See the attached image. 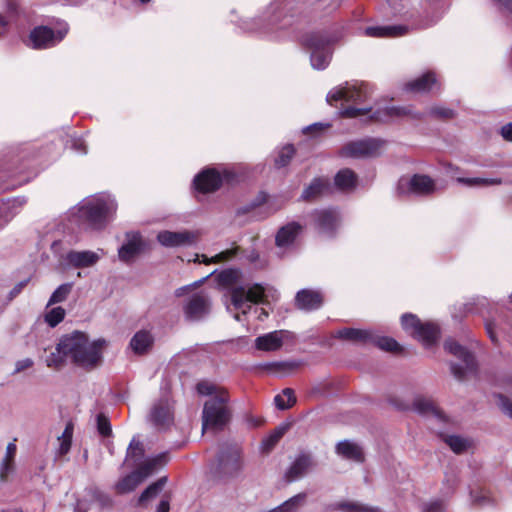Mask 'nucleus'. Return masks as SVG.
Instances as JSON below:
<instances>
[{
	"label": "nucleus",
	"mask_w": 512,
	"mask_h": 512,
	"mask_svg": "<svg viewBox=\"0 0 512 512\" xmlns=\"http://www.w3.org/2000/svg\"><path fill=\"white\" fill-rule=\"evenodd\" d=\"M117 210V203L110 196H101L79 205L75 216L79 223L94 229L102 228Z\"/></svg>",
	"instance_id": "7ed1b4c3"
},
{
	"label": "nucleus",
	"mask_w": 512,
	"mask_h": 512,
	"mask_svg": "<svg viewBox=\"0 0 512 512\" xmlns=\"http://www.w3.org/2000/svg\"><path fill=\"white\" fill-rule=\"evenodd\" d=\"M127 242L124 243L118 250L119 259L123 262L132 261L144 249V242L140 234L127 233Z\"/></svg>",
	"instance_id": "6ab92c4d"
},
{
	"label": "nucleus",
	"mask_w": 512,
	"mask_h": 512,
	"mask_svg": "<svg viewBox=\"0 0 512 512\" xmlns=\"http://www.w3.org/2000/svg\"><path fill=\"white\" fill-rule=\"evenodd\" d=\"M370 111H371L370 107H367V108H356L354 106H350V107H347V108L343 109L340 112V114L343 117L355 118V117L364 115V114H366V113H368Z\"/></svg>",
	"instance_id": "5fc2aeb1"
},
{
	"label": "nucleus",
	"mask_w": 512,
	"mask_h": 512,
	"mask_svg": "<svg viewBox=\"0 0 512 512\" xmlns=\"http://www.w3.org/2000/svg\"><path fill=\"white\" fill-rule=\"evenodd\" d=\"M295 153L294 147L292 145H287L281 149L278 157L275 159V165L278 168L285 167L289 164Z\"/></svg>",
	"instance_id": "de8ad7c7"
},
{
	"label": "nucleus",
	"mask_w": 512,
	"mask_h": 512,
	"mask_svg": "<svg viewBox=\"0 0 512 512\" xmlns=\"http://www.w3.org/2000/svg\"><path fill=\"white\" fill-rule=\"evenodd\" d=\"M401 324L405 331L420 340L425 346L433 345L439 337L437 325L427 322L422 323L414 314H404Z\"/></svg>",
	"instance_id": "423d86ee"
},
{
	"label": "nucleus",
	"mask_w": 512,
	"mask_h": 512,
	"mask_svg": "<svg viewBox=\"0 0 512 512\" xmlns=\"http://www.w3.org/2000/svg\"><path fill=\"white\" fill-rule=\"evenodd\" d=\"M153 344V337L150 332L141 330L138 331L130 341V347L136 354L146 353Z\"/></svg>",
	"instance_id": "c85d7f7f"
},
{
	"label": "nucleus",
	"mask_w": 512,
	"mask_h": 512,
	"mask_svg": "<svg viewBox=\"0 0 512 512\" xmlns=\"http://www.w3.org/2000/svg\"><path fill=\"white\" fill-rule=\"evenodd\" d=\"M287 430V427L282 426L277 428L267 439L263 441V445L267 450L272 449L279 440L283 437Z\"/></svg>",
	"instance_id": "3c124183"
},
{
	"label": "nucleus",
	"mask_w": 512,
	"mask_h": 512,
	"mask_svg": "<svg viewBox=\"0 0 512 512\" xmlns=\"http://www.w3.org/2000/svg\"><path fill=\"white\" fill-rule=\"evenodd\" d=\"M168 462V454L160 453L155 457L146 459L143 463L139 465L136 469L137 473H139L140 477L144 481L146 478L154 474L160 468H162Z\"/></svg>",
	"instance_id": "5701e85b"
},
{
	"label": "nucleus",
	"mask_w": 512,
	"mask_h": 512,
	"mask_svg": "<svg viewBox=\"0 0 512 512\" xmlns=\"http://www.w3.org/2000/svg\"><path fill=\"white\" fill-rule=\"evenodd\" d=\"M356 181V174L350 169L340 170L334 178L336 187L341 190L353 189L356 186Z\"/></svg>",
	"instance_id": "7c9ffc66"
},
{
	"label": "nucleus",
	"mask_w": 512,
	"mask_h": 512,
	"mask_svg": "<svg viewBox=\"0 0 512 512\" xmlns=\"http://www.w3.org/2000/svg\"><path fill=\"white\" fill-rule=\"evenodd\" d=\"M312 465L313 462L309 455H299L286 473L287 480L291 482L303 477Z\"/></svg>",
	"instance_id": "b1692460"
},
{
	"label": "nucleus",
	"mask_w": 512,
	"mask_h": 512,
	"mask_svg": "<svg viewBox=\"0 0 512 512\" xmlns=\"http://www.w3.org/2000/svg\"><path fill=\"white\" fill-rule=\"evenodd\" d=\"M501 135L505 140L512 141V123H508L501 128Z\"/></svg>",
	"instance_id": "338daca9"
},
{
	"label": "nucleus",
	"mask_w": 512,
	"mask_h": 512,
	"mask_svg": "<svg viewBox=\"0 0 512 512\" xmlns=\"http://www.w3.org/2000/svg\"><path fill=\"white\" fill-rule=\"evenodd\" d=\"M144 456V447L140 441L133 438L127 449V458H134L135 461L140 460Z\"/></svg>",
	"instance_id": "8fccbe9b"
},
{
	"label": "nucleus",
	"mask_w": 512,
	"mask_h": 512,
	"mask_svg": "<svg viewBox=\"0 0 512 512\" xmlns=\"http://www.w3.org/2000/svg\"><path fill=\"white\" fill-rule=\"evenodd\" d=\"M197 392L209 396L202 412V430H221L230 421L231 411L228 406V392L209 381H201L196 386Z\"/></svg>",
	"instance_id": "f03ea898"
},
{
	"label": "nucleus",
	"mask_w": 512,
	"mask_h": 512,
	"mask_svg": "<svg viewBox=\"0 0 512 512\" xmlns=\"http://www.w3.org/2000/svg\"><path fill=\"white\" fill-rule=\"evenodd\" d=\"M170 503L168 499H162L156 509V512H169Z\"/></svg>",
	"instance_id": "774afa93"
},
{
	"label": "nucleus",
	"mask_w": 512,
	"mask_h": 512,
	"mask_svg": "<svg viewBox=\"0 0 512 512\" xmlns=\"http://www.w3.org/2000/svg\"><path fill=\"white\" fill-rule=\"evenodd\" d=\"M444 348L450 354L456 356L462 361L461 365L452 363L451 372L458 380H463L468 372H473L476 368L474 356L463 346L453 339H448L444 343Z\"/></svg>",
	"instance_id": "0eeeda50"
},
{
	"label": "nucleus",
	"mask_w": 512,
	"mask_h": 512,
	"mask_svg": "<svg viewBox=\"0 0 512 512\" xmlns=\"http://www.w3.org/2000/svg\"><path fill=\"white\" fill-rule=\"evenodd\" d=\"M14 471V462L2 460L0 464V482H6Z\"/></svg>",
	"instance_id": "6e6d98bb"
},
{
	"label": "nucleus",
	"mask_w": 512,
	"mask_h": 512,
	"mask_svg": "<svg viewBox=\"0 0 512 512\" xmlns=\"http://www.w3.org/2000/svg\"><path fill=\"white\" fill-rule=\"evenodd\" d=\"M67 29L55 32L47 26L35 27L29 35L30 46L34 49H47L62 41Z\"/></svg>",
	"instance_id": "ddd939ff"
},
{
	"label": "nucleus",
	"mask_w": 512,
	"mask_h": 512,
	"mask_svg": "<svg viewBox=\"0 0 512 512\" xmlns=\"http://www.w3.org/2000/svg\"><path fill=\"white\" fill-rule=\"evenodd\" d=\"M200 238L199 231H168L164 230L158 233L157 240L158 242L168 248H176V247H190L196 245Z\"/></svg>",
	"instance_id": "f8f14e48"
},
{
	"label": "nucleus",
	"mask_w": 512,
	"mask_h": 512,
	"mask_svg": "<svg viewBox=\"0 0 512 512\" xmlns=\"http://www.w3.org/2000/svg\"><path fill=\"white\" fill-rule=\"evenodd\" d=\"M294 335L288 330H276L258 336L255 339V347L261 351H277L286 341H292Z\"/></svg>",
	"instance_id": "f3484780"
},
{
	"label": "nucleus",
	"mask_w": 512,
	"mask_h": 512,
	"mask_svg": "<svg viewBox=\"0 0 512 512\" xmlns=\"http://www.w3.org/2000/svg\"><path fill=\"white\" fill-rule=\"evenodd\" d=\"M296 306L305 311L319 309L323 304V296L319 291L302 289L296 294Z\"/></svg>",
	"instance_id": "412c9836"
},
{
	"label": "nucleus",
	"mask_w": 512,
	"mask_h": 512,
	"mask_svg": "<svg viewBox=\"0 0 512 512\" xmlns=\"http://www.w3.org/2000/svg\"><path fill=\"white\" fill-rule=\"evenodd\" d=\"M242 450L237 444H223L211 468L213 475L221 480L228 481L239 478L244 471Z\"/></svg>",
	"instance_id": "20e7f679"
},
{
	"label": "nucleus",
	"mask_w": 512,
	"mask_h": 512,
	"mask_svg": "<svg viewBox=\"0 0 512 512\" xmlns=\"http://www.w3.org/2000/svg\"><path fill=\"white\" fill-rule=\"evenodd\" d=\"M97 430L104 437L110 436L112 433L110 422L104 414L97 416Z\"/></svg>",
	"instance_id": "603ef678"
},
{
	"label": "nucleus",
	"mask_w": 512,
	"mask_h": 512,
	"mask_svg": "<svg viewBox=\"0 0 512 512\" xmlns=\"http://www.w3.org/2000/svg\"><path fill=\"white\" fill-rule=\"evenodd\" d=\"M236 252H237V249H228V250H225V251H222L218 254H216L215 256L211 257V258H208L206 255H201V262L205 263V264H210V263H219V262H223V261H227L229 259H231L232 257H234L236 255ZM200 261V255L196 254V257L194 259V262H199Z\"/></svg>",
	"instance_id": "37998d69"
},
{
	"label": "nucleus",
	"mask_w": 512,
	"mask_h": 512,
	"mask_svg": "<svg viewBox=\"0 0 512 512\" xmlns=\"http://www.w3.org/2000/svg\"><path fill=\"white\" fill-rule=\"evenodd\" d=\"M408 27L404 25L370 26L365 29L368 37L394 38L407 33Z\"/></svg>",
	"instance_id": "4be33fe9"
},
{
	"label": "nucleus",
	"mask_w": 512,
	"mask_h": 512,
	"mask_svg": "<svg viewBox=\"0 0 512 512\" xmlns=\"http://www.w3.org/2000/svg\"><path fill=\"white\" fill-rule=\"evenodd\" d=\"M34 365V361L31 358H25L18 360L15 363V369L13 371V374H18L20 372H23L29 368H31Z\"/></svg>",
	"instance_id": "bf43d9fd"
},
{
	"label": "nucleus",
	"mask_w": 512,
	"mask_h": 512,
	"mask_svg": "<svg viewBox=\"0 0 512 512\" xmlns=\"http://www.w3.org/2000/svg\"><path fill=\"white\" fill-rule=\"evenodd\" d=\"M210 299L204 293L192 295L183 307L185 318L188 321H198L210 312Z\"/></svg>",
	"instance_id": "2eb2a0df"
},
{
	"label": "nucleus",
	"mask_w": 512,
	"mask_h": 512,
	"mask_svg": "<svg viewBox=\"0 0 512 512\" xmlns=\"http://www.w3.org/2000/svg\"><path fill=\"white\" fill-rule=\"evenodd\" d=\"M274 403L280 410L291 408L296 403L294 390L291 388H285L281 394L275 396Z\"/></svg>",
	"instance_id": "4c0bfd02"
},
{
	"label": "nucleus",
	"mask_w": 512,
	"mask_h": 512,
	"mask_svg": "<svg viewBox=\"0 0 512 512\" xmlns=\"http://www.w3.org/2000/svg\"><path fill=\"white\" fill-rule=\"evenodd\" d=\"M434 180L423 174H415L412 177H402L398 182L400 194H414L428 196L436 191Z\"/></svg>",
	"instance_id": "1a4fd4ad"
},
{
	"label": "nucleus",
	"mask_w": 512,
	"mask_h": 512,
	"mask_svg": "<svg viewBox=\"0 0 512 512\" xmlns=\"http://www.w3.org/2000/svg\"><path fill=\"white\" fill-rule=\"evenodd\" d=\"M497 399V404L501 411L512 419V400H510L504 395H498Z\"/></svg>",
	"instance_id": "4d7b16f0"
},
{
	"label": "nucleus",
	"mask_w": 512,
	"mask_h": 512,
	"mask_svg": "<svg viewBox=\"0 0 512 512\" xmlns=\"http://www.w3.org/2000/svg\"><path fill=\"white\" fill-rule=\"evenodd\" d=\"M143 482L137 471H133L116 484V490L120 494H125L133 491L139 484Z\"/></svg>",
	"instance_id": "72a5a7b5"
},
{
	"label": "nucleus",
	"mask_w": 512,
	"mask_h": 512,
	"mask_svg": "<svg viewBox=\"0 0 512 512\" xmlns=\"http://www.w3.org/2000/svg\"><path fill=\"white\" fill-rule=\"evenodd\" d=\"M338 508L344 512H381L378 507L364 505L358 502H341Z\"/></svg>",
	"instance_id": "c03bdc74"
},
{
	"label": "nucleus",
	"mask_w": 512,
	"mask_h": 512,
	"mask_svg": "<svg viewBox=\"0 0 512 512\" xmlns=\"http://www.w3.org/2000/svg\"><path fill=\"white\" fill-rule=\"evenodd\" d=\"M101 256L90 250H71L65 255L66 263L73 268H89L97 264Z\"/></svg>",
	"instance_id": "a211bd4d"
},
{
	"label": "nucleus",
	"mask_w": 512,
	"mask_h": 512,
	"mask_svg": "<svg viewBox=\"0 0 512 512\" xmlns=\"http://www.w3.org/2000/svg\"><path fill=\"white\" fill-rule=\"evenodd\" d=\"M306 497V493H299L271 509L270 512H296L305 503Z\"/></svg>",
	"instance_id": "f704fd0d"
},
{
	"label": "nucleus",
	"mask_w": 512,
	"mask_h": 512,
	"mask_svg": "<svg viewBox=\"0 0 512 512\" xmlns=\"http://www.w3.org/2000/svg\"><path fill=\"white\" fill-rule=\"evenodd\" d=\"M73 437V424L71 422L67 423L63 433L58 437L59 448L58 454L65 455L69 452L72 444Z\"/></svg>",
	"instance_id": "58836bf2"
},
{
	"label": "nucleus",
	"mask_w": 512,
	"mask_h": 512,
	"mask_svg": "<svg viewBox=\"0 0 512 512\" xmlns=\"http://www.w3.org/2000/svg\"><path fill=\"white\" fill-rule=\"evenodd\" d=\"M501 10L512 14V0H493Z\"/></svg>",
	"instance_id": "69168bd1"
},
{
	"label": "nucleus",
	"mask_w": 512,
	"mask_h": 512,
	"mask_svg": "<svg viewBox=\"0 0 512 512\" xmlns=\"http://www.w3.org/2000/svg\"><path fill=\"white\" fill-rule=\"evenodd\" d=\"M423 512H443L444 504L442 501H432L423 505Z\"/></svg>",
	"instance_id": "052dcab7"
},
{
	"label": "nucleus",
	"mask_w": 512,
	"mask_h": 512,
	"mask_svg": "<svg viewBox=\"0 0 512 512\" xmlns=\"http://www.w3.org/2000/svg\"><path fill=\"white\" fill-rule=\"evenodd\" d=\"M336 452L348 460L356 462H362L364 460L362 448L358 444L348 440L339 442L336 446Z\"/></svg>",
	"instance_id": "393cba45"
},
{
	"label": "nucleus",
	"mask_w": 512,
	"mask_h": 512,
	"mask_svg": "<svg viewBox=\"0 0 512 512\" xmlns=\"http://www.w3.org/2000/svg\"><path fill=\"white\" fill-rule=\"evenodd\" d=\"M147 420L159 431L169 428L174 421L172 401L167 396L155 401L150 408Z\"/></svg>",
	"instance_id": "6e6552de"
},
{
	"label": "nucleus",
	"mask_w": 512,
	"mask_h": 512,
	"mask_svg": "<svg viewBox=\"0 0 512 512\" xmlns=\"http://www.w3.org/2000/svg\"><path fill=\"white\" fill-rule=\"evenodd\" d=\"M312 217L317 231L329 237L334 235L340 223V215L335 209L315 210Z\"/></svg>",
	"instance_id": "4468645a"
},
{
	"label": "nucleus",
	"mask_w": 512,
	"mask_h": 512,
	"mask_svg": "<svg viewBox=\"0 0 512 512\" xmlns=\"http://www.w3.org/2000/svg\"><path fill=\"white\" fill-rule=\"evenodd\" d=\"M167 482L166 477H161L156 482L149 485L140 495L138 504L140 506H145L146 503L157 497V495L162 491L163 487Z\"/></svg>",
	"instance_id": "473e14b6"
},
{
	"label": "nucleus",
	"mask_w": 512,
	"mask_h": 512,
	"mask_svg": "<svg viewBox=\"0 0 512 512\" xmlns=\"http://www.w3.org/2000/svg\"><path fill=\"white\" fill-rule=\"evenodd\" d=\"M367 98V92L362 87L340 86L332 89L327 95V102L333 105L334 102L344 101L351 103H361Z\"/></svg>",
	"instance_id": "dca6fc26"
},
{
	"label": "nucleus",
	"mask_w": 512,
	"mask_h": 512,
	"mask_svg": "<svg viewBox=\"0 0 512 512\" xmlns=\"http://www.w3.org/2000/svg\"><path fill=\"white\" fill-rule=\"evenodd\" d=\"M413 408L420 414L428 415L432 414L436 417H441V412L437 409L434 402L431 399L418 397L413 402Z\"/></svg>",
	"instance_id": "c9c22d12"
},
{
	"label": "nucleus",
	"mask_w": 512,
	"mask_h": 512,
	"mask_svg": "<svg viewBox=\"0 0 512 512\" xmlns=\"http://www.w3.org/2000/svg\"><path fill=\"white\" fill-rule=\"evenodd\" d=\"M16 449H17L16 444H14L13 442L8 443V445L6 447L5 457L2 460L14 462V458L16 455Z\"/></svg>",
	"instance_id": "0e129e2a"
},
{
	"label": "nucleus",
	"mask_w": 512,
	"mask_h": 512,
	"mask_svg": "<svg viewBox=\"0 0 512 512\" xmlns=\"http://www.w3.org/2000/svg\"><path fill=\"white\" fill-rule=\"evenodd\" d=\"M445 443L457 454L463 453L470 446V442L458 435H448L444 438Z\"/></svg>",
	"instance_id": "ea45409f"
},
{
	"label": "nucleus",
	"mask_w": 512,
	"mask_h": 512,
	"mask_svg": "<svg viewBox=\"0 0 512 512\" xmlns=\"http://www.w3.org/2000/svg\"><path fill=\"white\" fill-rule=\"evenodd\" d=\"M329 190V181L325 178H315L301 195L305 201H311Z\"/></svg>",
	"instance_id": "cd10ccee"
},
{
	"label": "nucleus",
	"mask_w": 512,
	"mask_h": 512,
	"mask_svg": "<svg viewBox=\"0 0 512 512\" xmlns=\"http://www.w3.org/2000/svg\"><path fill=\"white\" fill-rule=\"evenodd\" d=\"M430 113L436 117L449 119L454 115L453 110L445 108V107H432Z\"/></svg>",
	"instance_id": "13d9d810"
},
{
	"label": "nucleus",
	"mask_w": 512,
	"mask_h": 512,
	"mask_svg": "<svg viewBox=\"0 0 512 512\" xmlns=\"http://www.w3.org/2000/svg\"><path fill=\"white\" fill-rule=\"evenodd\" d=\"M410 114V109L407 107L391 106L374 112L371 118L377 121H387L394 117H402Z\"/></svg>",
	"instance_id": "2f4dec72"
},
{
	"label": "nucleus",
	"mask_w": 512,
	"mask_h": 512,
	"mask_svg": "<svg viewBox=\"0 0 512 512\" xmlns=\"http://www.w3.org/2000/svg\"><path fill=\"white\" fill-rule=\"evenodd\" d=\"M105 345L104 339L90 341L85 333L74 331L60 339L58 350L68 356L73 364L84 369H93L101 364Z\"/></svg>",
	"instance_id": "f257e3e1"
},
{
	"label": "nucleus",
	"mask_w": 512,
	"mask_h": 512,
	"mask_svg": "<svg viewBox=\"0 0 512 512\" xmlns=\"http://www.w3.org/2000/svg\"><path fill=\"white\" fill-rule=\"evenodd\" d=\"M29 279H26V280H23V281H20L19 283H17L13 289L9 292V300H12L14 299L18 294L21 293V291L24 289V287L27 285Z\"/></svg>",
	"instance_id": "680f3d73"
},
{
	"label": "nucleus",
	"mask_w": 512,
	"mask_h": 512,
	"mask_svg": "<svg viewBox=\"0 0 512 512\" xmlns=\"http://www.w3.org/2000/svg\"><path fill=\"white\" fill-rule=\"evenodd\" d=\"M73 288L72 283H64L60 285L50 296V299L47 303V306H51L57 303L64 302L69 294L71 293Z\"/></svg>",
	"instance_id": "79ce46f5"
},
{
	"label": "nucleus",
	"mask_w": 512,
	"mask_h": 512,
	"mask_svg": "<svg viewBox=\"0 0 512 512\" xmlns=\"http://www.w3.org/2000/svg\"><path fill=\"white\" fill-rule=\"evenodd\" d=\"M92 498L102 507H110L112 505L111 497L99 489L92 490Z\"/></svg>",
	"instance_id": "864d4df0"
},
{
	"label": "nucleus",
	"mask_w": 512,
	"mask_h": 512,
	"mask_svg": "<svg viewBox=\"0 0 512 512\" xmlns=\"http://www.w3.org/2000/svg\"><path fill=\"white\" fill-rule=\"evenodd\" d=\"M222 179L215 169H205L194 179L195 188L203 193H209L217 190L221 185Z\"/></svg>",
	"instance_id": "aec40b11"
},
{
	"label": "nucleus",
	"mask_w": 512,
	"mask_h": 512,
	"mask_svg": "<svg viewBox=\"0 0 512 512\" xmlns=\"http://www.w3.org/2000/svg\"><path fill=\"white\" fill-rule=\"evenodd\" d=\"M265 297V289L260 284H255L248 289L243 286H235L231 289L232 304L236 309L246 313L251 308L249 303H261Z\"/></svg>",
	"instance_id": "9b49d317"
},
{
	"label": "nucleus",
	"mask_w": 512,
	"mask_h": 512,
	"mask_svg": "<svg viewBox=\"0 0 512 512\" xmlns=\"http://www.w3.org/2000/svg\"><path fill=\"white\" fill-rule=\"evenodd\" d=\"M302 230L297 222H291L279 229L276 235V245L279 247L290 245Z\"/></svg>",
	"instance_id": "a878e982"
},
{
	"label": "nucleus",
	"mask_w": 512,
	"mask_h": 512,
	"mask_svg": "<svg viewBox=\"0 0 512 512\" xmlns=\"http://www.w3.org/2000/svg\"><path fill=\"white\" fill-rule=\"evenodd\" d=\"M242 273L239 269H225L217 274V281L223 286H234L241 281Z\"/></svg>",
	"instance_id": "e433bc0d"
},
{
	"label": "nucleus",
	"mask_w": 512,
	"mask_h": 512,
	"mask_svg": "<svg viewBox=\"0 0 512 512\" xmlns=\"http://www.w3.org/2000/svg\"><path fill=\"white\" fill-rule=\"evenodd\" d=\"M65 317V310L62 307H54L45 315V321L51 327L57 326L63 321Z\"/></svg>",
	"instance_id": "49530a36"
},
{
	"label": "nucleus",
	"mask_w": 512,
	"mask_h": 512,
	"mask_svg": "<svg viewBox=\"0 0 512 512\" xmlns=\"http://www.w3.org/2000/svg\"><path fill=\"white\" fill-rule=\"evenodd\" d=\"M337 337L357 343H368L374 341V335L369 330L344 328L337 332Z\"/></svg>",
	"instance_id": "bb28decb"
},
{
	"label": "nucleus",
	"mask_w": 512,
	"mask_h": 512,
	"mask_svg": "<svg viewBox=\"0 0 512 512\" xmlns=\"http://www.w3.org/2000/svg\"><path fill=\"white\" fill-rule=\"evenodd\" d=\"M333 40L325 33L314 32L303 38V43L311 50V65L314 69H325L331 59V53L327 46Z\"/></svg>",
	"instance_id": "39448f33"
},
{
	"label": "nucleus",
	"mask_w": 512,
	"mask_h": 512,
	"mask_svg": "<svg viewBox=\"0 0 512 512\" xmlns=\"http://www.w3.org/2000/svg\"><path fill=\"white\" fill-rule=\"evenodd\" d=\"M69 360L68 356L64 355L62 351L58 350V345L54 352H51L49 356L46 358V365L49 368L59 370L61 369L65 362Z\"/></svg>",
	"instance_id": "a18cd8bd"
},
{
	"label": "nucleus",
	"mask_w": 512,
	"mask_h": 512,
	"mask_svg": "<svg viewBox=\"0 0 512 512\" xmlns=\"http://www.w3.org/2000/svg\"><path fill=\"white\" fill-rule=\"evenodd\" d=\"M385 142L376 138H367L352 141L343 146L341 153L346 157L366 158L376 157L380 154Z\"/></svg>",
	"instance_id": "9d476101"
},
{
	"label": "nucleus",
	"mask_w": 512,
	"mask_h": 512,
	"mask_svg": "<svg viewBox=\"0 0 512 512\" xmlns=\"http://www.w3.org/2000/svg\"><path fill=\"white\" fill-rule=\"evenodd\" d=\"M377 346L382 349V350H385V351H390V352H398L400 351V346L399 344L392 338H389V337H378L376 338L374 336V341Z\"/></svg>",
	"instance_id": "09e8293b"
},
{
	"label": "nucleus",
	"mask_w": 512,
	"mask_h": 512,
	"mask_svg": "<svg viewBox=\"0 0 512 512\" xmlns=\"http://www.w3.org/2000/svg\"><path fill=\"white\" fill-rule=\"evenodd\" d=\"M457 182L467 185L469 187L473 186H490V185H500L502 184V180L500 178H457Z\"/></svg>",
	"instance_id": "a19ab883"
},
{
	"label": "nucleus",
	"mask_w": 512,
	"mask_h": 512,
	"mask_svg": "<svg viewBox=\"0 0 512 512\" xmlns=\"http://www.w3.org/2000/svg\"><path fill=\"white\" fill-rule=\"evenodd\" d=\"M71 145L72 148L79 153L85 154L87 152L86 145L84 141L80 138H72Z\"/></svg>",
	"instance_id": "e2e57ef3"
},
{
	"label": "nucleus",
	"mask_w": 512,
	"mask_h": 512,
	"mask_svg": "<svg viewBox=\"0 0 512 512\" xmlns=\"http://www.w3.org/2000/svg\"><path fill=\"white\" fill-rule=\"evenodd\" d=\"M437 85V81L434 73L428 72L421 77L408 82L406 89L412 92H428L432 90V87Z\"/></svg>",
	"instance_id": "c756f323"
}]
</instances>
